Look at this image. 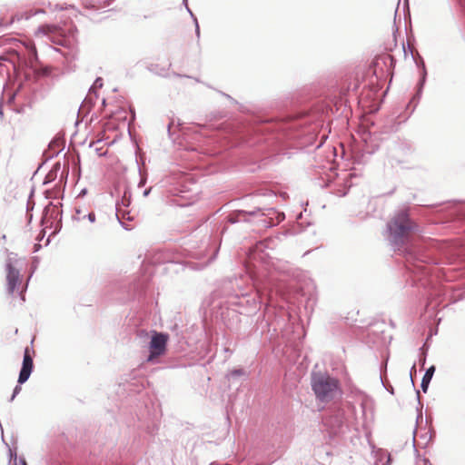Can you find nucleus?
<instances>
[{
	"instance_id": "f257e3e1",
	"label": "nucleus",
	"mask_w": 465,
	"mask_h": 465,
	"mask_svg": "<svg viewBox=\"0 0 465 465\" xmlns=\"http://www.w3.org/2000/svg\"><path fill=\"white\" fill-rule=\"evenodd\" d=\"M312 387L317 399L322 401H330L337 394L339 382L328 374L315 373L312 379Z\"/></svg>"
},
{
	"instance_id": "6e6552de",
	"label": "nucleus",
	"mask_w": 465,
	"mask_h": 465,
	"mask_svg": "<svg viewBox=\"0 0 465 465\" xmlns=\"http://www.w3.org/2000/svg\"><path fill=\"white\" fill-rule=\"evenodd\" d=\"M31 15H32V13H28V12H25V14H16L12 17L11 22H13L15 19H16L17 21H20L23 18L28 19Z\"/></svg>"
},
{
	"instance_id": "1a4fd4ad",
	"label": "nucleus",
	"mask_w": 465,
	"mask_h": 465,
	"mask_svg": "<svg viewBox=\"0 0 465 465\" xmlns=\"http://www.w3.org/2000/svg\"><path fill=\"white\" fill-rule=\"evenodd\" d=\"M88 219L91 223H94L95 221V214L94 213H90L88 214Z\"/></svg>"
},
{
	"instance_id": "0eeeda50",
	"label": "nucleus",
	"mask_w": 465,
	"mask_h": 465,
	"mask_svg": "<svg viewBox=\"0 0 465 465\" xmlns=\"http://www.w3.org/2000/svg\"><path fill=\"white\" fill-rule=\"evenodd\" d=\"M434 371H435V367H434V366L430 367V368L426 371V372H425V374H424V376H423V378H422V381H421V389H422V391H423L424 392H426V391H427V390H428L429 384H430V380H431V378H432V376H433Z\"/></svg>"
},
{
	"instance_id": "9d476101",
	"label": "nucleus",
	"mask_w": 465,
	"mask_h": 465,
	"mask_svg": "<svg viewBox=\"0 0 465 465\" xmlns=\"http://www.w3.org/2000/svg\"><path fill=\"white\" fill-rule=\"evenodd\" d=\"M20 390L21 388L19 386H16L15 389V394L17 393Z\"/></svg>"
},
{
	"instance_id": "f03ea898",
	"label": "nucleus",
	"mask_w": 465,
	"mask_h": 465,
	"mask_svg": "<svg viewBox=\"0 0 465 465\" xmlns=\"http://www.w3.org/2000/svg\"><path fill=\"white\" fill-rule=\"evenodd\" d=\"M388 229L395 243H403L412 232L413 225L406 212H400L388 223Z\"/></svg>"
},
{
	"instance_id": "20e7f679",
	"label": "nucleus",
	"mask_w": 465,
	"mask_h": 465,
	"mask_svg": "<svg viewBox=\"0 0 465 465\" xmlns=\"http://www.w3.org/2000/svg\"><path fill=\"white\" fill-rule=\"evenodd\" d=\"M33 367H34L33 358L30 354L29 348L26 347L25 350L22 369L20 371V374H19V378H18L19 383H24L28 380V378L32 372Z\"/></svg>"
},
{
	"instance_id": "39448f33",
	"label": "nucleus",
	"mask_w": 465,
	"mask_h": 465,
	"mask_svg": "<svg viewBox=\"0 0 465 465\" xmlns=\"http://www.w3.org/2000/svg\"><path fill=\"white\" fill-rule=\"evenodd\" d=\"M7 286L10 293H13L15 290V287L20 283V274L18 270H16L12 264H7Z\"/></svg>"
},
{
	"instance_id": "9b49d317",
	"label": "nucleus",
	"mask_w": 465,
	"mask_h": 465,
	"mask_svg": "<svg viewBox=\"0 0 465 465\" xmlns=\"http://www.w3.org/2000/svg\"><path fill=\"white\" fill-rule=\"evenodd\" d=\"M24 465H25V463H24Z\"/></svg>"
},
{
	"instance_id": "7ed1b4c3",
	"label": "nucleus",
	"mask_w": 465,
	"mask_h": 465,
	"mask_svg": "<svg viewBox=\"0 0 465 465\" xmlns=\"http://www.w3.org/2000/svg\"><path fill=\"white\" fill-rule=\"evenodd\" d=\"M168 335L163 332L154 331L150 341V354L147 361H153L156 357L164 354Z\"/></svg>"
},
{
	"instance_id": "423d86ee",
	"label": "nucleus",
	"mask_w": 465,
	"mask_h": 465,
	"mask_svg": "<svg viewBox=\"0 0 465 465\" xmlns=\"http://www.w3.org/2000/svg\"><path fill=\"white\" fill-rule=\"evenodd\" d=\"M58 31H59V27L56 25H43L38 27L37 31L35 32V35L36 36L50 35L53 34H56Z\"/></svg>"
}]
</instances>
